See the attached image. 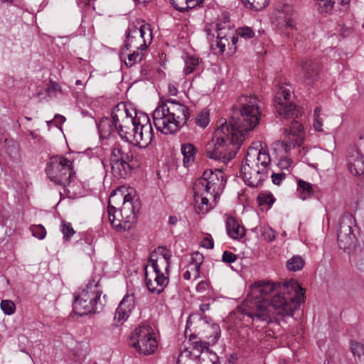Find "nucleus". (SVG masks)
I'll return each instance as SVG.
<instances>
[{"mask_svg": "<svg viewBox=\"0 0 364 364\" xmlns=\"http://www.w3.org/2000/svg\"><path fill=\"white\" fill-rule=\"evenodd\" d=\"M255 95H243L232 107L228 122L220 119L213 137V144H208L205 153L208 158L226 164L239 150L245 135L258 124L261 112Z\"/></svg>", "mask_w": 364, "mask_h": 364, "instance_id": "obj_1", "label": "nucleus"}, {"mask_svg": "<svg viewBox=\"0 0 364 364\" xmlns=\"http://www.w3.org/2000/svg\"><path fill=\"white\" fill-rule=\"evenodd\" d=\"M253 301H246L241 313L254 321L277 322V316H290L304 301V291L291 279L282 285L260 282L252 290Z\"/></svg>", "mask_w": 364, "mask_h": 364, "instance_id": "obj_2", "label": "nucleus"}, {"mask_svg": "<svg viewBox=\"0 0 364 364\" xmlns=\"http://www.w3.org/2000/svg\"><path fill=\"white\" fill-rule=\"evenodd\" d=\"M190 116L188 107L175 100L161 102L152 112L156 129L164 134H176L189 125Z\"/></svg>", "mask_w": 364, "mask_h": 364, "instance_id": "obj_3", "label": "nucleus"}, {"mask_svg": "<svg viewBox=\"0 0 364 364\" xmlns=\"http://www.w3.org/2000/svg\"><path fill=\"white\" fill-rule=\"evenodd\" d=\"M225 185L224 173L220 169L205 170L202 177L198 178L193 186L195 197L201 198V205H198L203 213L208 212L217 203V199Z\"/></svg>", "mask_w": 364, "mask_h": 364, "instance_id": "obj_4", "label": "nucleus"}, {"mask_svg": "<svg viewBox=\"0 0 364 364\" xmlns=\"http://www.w3.org/2000/svg\"><path fill=\"white\" fill-rule=\"evenodd\" d=\"M132 197L122 193L112 194L109 199L107 214L112 227L117 230H129L136 217Z\"/></svg>", "mask_w": 364, "mask_h": 364, "instance_id": "obj_5", "label": "nucleus"}, {"mask_svg": "<svg viewBox=\"0 0 364 364\" xmlns=\"http://www.w3.org/2000/svg\"><path fill=\"white\" fill-rule=\"evenodd\" d=\"M111 115L115 131L120 138L133 144L140 124L139 114L134 110L129 112L124 104L119 103L112 109Z\"/></svg>", "mask_w": 364, "mask_h": 364, "instance_id": "obj_6", "label": "nucleus"}, {"mask_svg": "<svg viewBox=\"0 0 364 364\" xmlns=\"http://www.w3.org/2000/svg\"><path fill=\"white\" fill-rule=\"evenodd\" d=\"M98 284L99 282L95 284L90 282L79 296H75L73 307L75 314L82 316L102 309L104 304L100 300L102 292L97 289Z\"/></svg>", "mask_w": 364, "mask_h": 364, "instance_id": "obj_7", "label": "nucleus"}, {"mask_svg": "<svg viewBox=\"0 0 364 364\" xmlns=\"http://www.w3.org/2000/svg\"><path fill=\"white\" fill-rule=\"evenodd\" d=\"M207 328L210 331L209 334L205 336V338L208 339V341L199 339L191 343L192 353L196 358H199L200 354L206 350L207 353L199 360L198 364H220L217 354L209 351L210 345L215 344L220 337L221 330L220 326L216 323H213L208 326Z\"/></svg>", "mask_w": 364, "mask_h": 364, "instance_id": "obj_8", "label": "nucleus"}, {"mask_svg": "<svg viewBox=\"0 0 364 364\" xmlns=\"http://www.w3.org/2000/svg\"><path fill=\"white\" fill-rule=\"evenodd\" d=\"M46 172L55 184L66 186L70 184L73 176L72 162L61 156H53L47 164Z\"/></svg>", "mask_w": 364, "mask_h": 364, "instance_id": "obj_9", "label": "nucleus"}, {"mask_svg": "<svg viewBox=\"0 0 364 364\" xmlns=\"http://www.w3.org/2000/svg\"><path fill=\"white\" fill-rule=\"evenodd\" d=\"M130 346L138 353L150 355L156 350L157 342L152 328L148 325L136 327L130 336Z\"/></svg>", "mask_w": 364, "mask_h": 364, "instance_id": "obj_10", "label": "nucleus"}, {"mask_svg": "<svg viewBox=\"0 0 364 364\" xmlns=\"http://www.w3.org/2000/svg\"><path fill=\"white\" fill-rule=\"evenodd\" d=\"M223 22L216 23L217 38L215 43L212 44L214 50L218 49V53L222 54L228 47L230 55L236 51V43L238 41V36L234 34V30L229 23V18L224 17Z\"/></svg>", "mask_w": 364, "mask_h": 364, "instance_id": "obj_11", "label": "nucleus"}, {"mask_svg": "<svg viewBox=\"0 0 364 364\" xmlns=\"http://www.w3.org/2000/svg\"><path fill=\"white\" fill-rule=\"evenodd\" d=\"M355 228V220L352 214L346 213L340 218L337 237L341 249L346 250L354 244L355 240L354 230Z\"/></svg>", "mask_w": 364, "mask_h": 364, "instance_id": "obj_12", "label": "nucleus"}, {"mask_svg": "<svg viewBox=\"0 0 364 364\" xmlns=\"http://www.w3.org/2000/svg\"><path fill=\"white\" fill-rule=\"evenodd\" d=\"M135 36L128 34L124 47L119 54L120 59L124 61L127 67L130 68L140 63L144 56V51L148 46L146 43H135Z\"/></svg>", "mask_w": 364, "mask_h": 364, "instance_id": "obj_13", "label": "nucleus"}, {"mask_svg": "<svg viewBox=\"0 0 364 364\" xmlns=\"http://www.w3.org/2000/svg\"><path fill=\"white\" fill-rule=\"evenodd\" d=\"M130 157L119 148L112 149L110 166L112 176L117 178H127L131 176L132 168L129 164Z\"/></svg>", "mask_w": 364, "mask_h": 364, "instance_id": "obj_14", "label": "nucleus"}, {"mask_svg": "<svg viewBox=\"0 0 364 364\" xmlns=\"http://www.w3.org/2000/svg\"><path fill=\"white\" fill-rule=\"evenodd\" d=\"M291 90L284 87H280L274 97V107L280 116L284 118L299 117L300 112L290 102Z\"/></svg>", "mask_w": 364, "mask_h": 364, "instance_id": "obj_15", "label": "nucleus"}, {"mask_svg": "<svg viewBox=\"0 0 364 364\" xmlns=\"http://www.w3.org/2000/svg\"><path fill=\"white\" fill-rule=\"evenodd\" d=\"M257 146H250L247 149L244 165H249L254 168H261L269 171L271 158L267 150Z\"/></svg>", "mask_w": 364, "mask_h": 364, "instance_id": "obj_16", "label": "nucleus"}, {"mask_svg": "<svg viewBox=\"0 0 364 364\" xmlns=\"http://www.w3.org/2000/svg\"><path fill=\"white\" fill-rule=\"evenodd\" d=\"M139 119L140 124H139L138 129L135 133L133 144L146 146L154 138L153 128L147 114L139 113Z\"/></svg>", "mask_w": 364, "mask_h": 364, "instance_id": "obj_17", "label": "nucleus"}, {"mask_svg": "<svg viewBox=\"0 0 364 364\" xmlns=\"http://www.w3.org/2000/svg\"><path fill=\"white\" fill-rule=\"evenodd\" d=\"M269 171L261 168H254L249 165L242 164L241 166V175L245 183L252 188H259L269 177Z\"/></svg>", "mask_w": 364, "mask_h": 364, "instance_id": "obj_18", "label": "nucleus"}, {"mask_svg": "<svg viewBox=\"0 0 364 364\" xmlns=\"http://www.w3.org/2000/svg\"><path fill=\"white\" fill-rule=\"evenodd\" d=\"M299 78L306 85H312L317 81L321 65L316 59H306L300 63Z\"/></svg>", "mask_w": 364, "mask_h": 364, "instance_id": "obj_19", "label": "nucleus"}, {"mask_svg": "<svg viewBox=\"0 0 364 364\" xmlns=\"http://www.w3.org/2000/svg\"><path fill=\"white\" fill-rule=\"evenodd\" d=\"M278 16L276 20L277 26L287 36L290 35V31L296 29V22L294 18V10L291 5H284L278 11Z\"/></svg>", "mask_w": 364, "mask_h": 364, "instance_id": "obj_20", "label": "nucleus"}, {"mask_svg": "<svg viewBox=\"0 0 364 364\" xmlns=\"http://www.w3.org/2000/svg\"><path fill=\"white\" fill-rule=\"evenodd\" d=\"M284 134L289 137V143L278 141L274 144V147H290L291 144L299 146L303 140L304 127L297 121H292L289 129H284Z\"/></svg>", "mask_w": 364, "mask_h": 364, "instance_id": "obj_21", "label": "nucleus"}, {"mask_svg": "<svg viewBox=\"0 0 364 364\" xmlns=\"http://www.w3.org/2000/svg\"><path fill=\"white\" fill-rule=\"evenodd\" d=\"M171 265V255L165 252L158 255L155 252H152L148 260V264L146 267H151L154 273H165L169 275Z\"/></svg>", "mask_w": 364, "mask_h": 364, "instance_id": "obj_22", "label": "nucleus"}, {"mask_svg": "<svg viewBox=\"0 0 364 364\" xmlns=\"http://www.w3.org/2000/svg\"><path fill=\"white\" fill-rule=\"evenodd\" d=\"M135 307V298L133 293L127 294L120 301L114 316V320L123 323Z\"/></svg>", "mask_w": 364, "mask_h": 364, "instance_id": "obj_23", "label": "nucleus"}, {"mask_svg": "<svg viewBox=\"0 0 364 364\" xmlns=\"http://www.w3.org/2000/svg\"><path fill=\"white\" fill-rule=\"evenodd\" d=\"M347 162L352 174L359 176L364 173V159L359 149L355 146L349 148L348 151Z\"/></svg>", "mask_w": 364, "mask_h": 364, "instance_id": "obj_24", "label": "nucleus"}, {"mask_svg": "<svg viewBox=\"0 0 364 364\" xmlns=\"http://www.w3.org/2000/svg\"><path fill=\"white\" fill-rule=\"evenodd\" d=\"M154 279L152 280L151 278L149 277L147 269H146L145 283L150 292L159 294L168 285L169 275L165 274V273H154Z\"/></svg>", "mask_w": 364, "mask_h": 364, "instance_id": "obj_25", "label": "nucleus"}, {"mask_svg": "<svg viewBox=\"0 0 364 364\" xmlns=\"http://www.w3.org/2000/svg\"><path fill=\"white\" fill-rule=\"evenodd\" d=\"M350 0H316L317 9L322 14H331L337 10L346 9Z\"/></svg>", "mask_w": 364, "mask_h": 364, "instance_id": "obj_26", "label": "nucleus"}, {"mask_svg": "<svg viewBox=\"0 0 364 364\" xmlns=\"http://www.w3.org/2000/svg\"><path fill=\"white\" fill-rule=\"evenodd\" d=\"M228 235L232 239L242 238L245 235L244 227L233 217H228L225 222Z\"/></svg>", "mask_w": 364, "mask_h": 364, "instance_id": "obj_27", "label": "nucleus"}, {"mask_svg": "<svg viewBox=\"0 0 364 364\" xmlns=\"http://www.w3.org/2000/svg\"><path fill=\"white\" fill-rule=\"evenodd\" d=\"M181 151L183 156V164L186 168L193 165L196 159L197 149L191 143H185L181 146Z\"/></svg>", "mask_w": 364, "mask_h": 364, "instance_id": "obj_28", "label": "nucleus"}, {"mask_svg": "<svg viewBox=\"0 0 364 364\" xmlns=\"http://www.w3.org/2000/svg\"><path fill=\"white\" fill-rule=\"evenodd\" d=\"M204 0H170L171 4L177 11L185 12L202 4Z\"/></svg>", "mask_w": 364, "mask_h": 364, "instance_id": "obj_29", "label": "nucleus"}, {"mask_svg": "<svg viewBox=\"0 0 364 364\" xmlns=\"http://www.w3.org/2000/svg\"><path fill=\"white\" fill-rule=\"evenodd\" d=\"M297 193L299 197L302 200H306V198L311 197L314 194L312 184L301 179L298 180Z\"/></svg>", "mask_w": 364, "mask_h": 364, "instance_id": "obj_30", "label": "nucleus"}, {"mask_svg": "<svg viewBox=\"0 0 364 364\" xmlns=\"http://www.w3.org/2000/svg\"><path fill=\"white\" fill-rule=\"evenodd\" d=\"M203 259V255L198 252H195L191 255V261L188 267L193 272L195 279L199 277L200 266Z\"/></svg>", "mask_w": 364, "mask_h": 364, "instance_id": "obj_31", "label": "nucleus"}, {"mask_svg": "<svg viewBox=\"0 0 364 364\" xmlns=\"http://www.w3.org/2000/svg\"><path fill=\"white\" fill-rule=\"evenodd\" d=\"M111 118L112 117L111 116ZM97 127L102 136L105 137L109 136L114 130L112 119L108 117L102 118L98 123Z\"/></svg>", "mask_w": 364, "mask_h": 364, "instance_id": "obj_32", "label": "nucleus"}, {"mask_svg": "<svg viewBox=\"0 0 364 364\" xmlns=\"http://www.w3.org/2000/svg\"><path fill=\"white\" fill-rule=\"evenodd\" d=\"M183 73L190 75L193 73L201 63V59L194 56H187L184 60Z\"/></svg>", "mask_w": 364, "mask_h": 364, "instance_id": "obj_33", "label": "nucleus"}, {"mask_svg": "<svg viewBox=\"0 0 364 364\" xmlns=\"http://www.w3.org/2000/svg\"><path fill=\"white\" fill-rule=\"evenodd\" d=\"M305 264L304 259L299 255L292 257L287 262V268L293 272L301 269Z\"/></svg>", "mask_w": 364, "mask_h": 364, "instance_id": "obj_34", "label": "nucleus"}, {"mask_svg": "<svg viewBox=\"0 0 364 364\" xmlns=\"http://www.w3.org/2000/svg\"><path fill=\"white\" fill-rule=\"evenodd\" d=\"M244 6L254 11H260L265 8L268 4L269 0H241Z\"/></svg>", "mask_w": 364, "mask_h": 364, "instance_id": "obj_35", "label": "nucleus"}, {"mask_svg": "<svg viewBox=\"0 0 364 364\" xmlns=\"http://www.w3.org/2000/svg\"><path fill=\"white\" fill-rule=\"evenodd\" d=\"M139 33L140 34V38H142V43L146 44L147 41L150 43L152 39V31L149 24L144 23L141 25Z\"/></svg>", "mask_w": 364, "mask_h": 364, "instance_id": "obj_36", "label": "nucleus"}, {"mask_svg": "<svg viewBox=\"0 0 364 364\" xmlns=\"http://www.w3.org/2000/svg\"><path fill=\"white\" fill-rule=\"evenodd\" d=\"M209 110H202L196 117L195 123L200 127L205 128L209 123Z\"/></svg>", "mask_w": 364, "mask_h": 364, "instance_id": "obj_37", "label": "nucleus"}, {"mask_svg": "<svg viewBox=\"0 0 364 364\" xmlns=\"http://www.w3.org/2000/svg\"><path fill=\"white\" fill-rule=\"evenodd\" d=\"M60 231L65 240H68L75 232L70 223L62 221L60 225Z\"/></svg>", "mask_w": 364, "mask_h": 364, "instance_id": "obj_38", "label": "nucleus"}, {"mask_svg": "<svg viewBox=\"0 0 364 364\" xmlns=\"http://www.w3.org/2000/svg\"><path fill=\"white\" fill-rule=\"evenodd\" d=\"M0 307L2 311L6 315H12L16 310L15 304L11 300H2L0 304Z\"/></svg>", "mask_w": 364, "mask_h": 364, "instance_id": "obj_39", "label": "nucleus"}, {"mask_svg": "<svg viewBox=\"0 0 364 364\" xmlns=\"http://www.w3.org/2000/svg\"><path fill=\"white\" fill-rule=\"evenodd\" d=\"M30 230L32 235L39 240H43L46 237V230L42 225H33L30 227Z\"/></svg>", "mask_w": 364, "mask_h": 364, "instance_id": "obj_40", "label": "nucleus"}, {"mask_svg": "<svg viewBox=\"0 0 364 364\" xmlns=\"http://www.w3.org/2000/svg\"><path fill=\"white\" fill-rule=\"evenodd\" d=\"M350 348L354 356L360 358L361 355H364V346L360 342L351 341Z\"/></svg>", "mask_w": 364, "mask_h": 364, "instance_id": "obj_41", "label": "nucleus"}, {"mask_svg": "<svg viewBox=\"0 0 364 364\" xmlns=\"http://www.w3.org/2000/svg\"><path fill=\"white\" fill-rule=\"evenodd\" d=\"M237 36L244 38H252L255 36V32L250 27H240L237 29Z\"/></svg>", "mask_w": 364, "mask_h": 364, "instance_id": "obj_42", "label": "nucleus"}, {"mask_svg": "<svg viewBox=\"0 0 364 364\" xmlns=\"http://www.w3.org/2000/svg\"><path fill=\"white\" fill-rule=\"evenodd\" d=\"M262 237L267 242H272L276 237V232L269 226L264 227L262 232Z\"/></svg>", "mask_w": 364, "mask_h": 364, "instance_id": "obj_43", "label": "nucleus"}, {"mask_svg": "<svg viewBox=\"0 0 364 364\" xmlns=\"http://www.w3.org/2000/svg\"><path fill=\"white\" fill-rule=\"evenodd\" d=\"M237 259V255L234 253L225 251L223 254L222 261L225 263H232Z\"/></svg>", "mask_w": 364, "mask_h": 364, "instance_id": "obj_44", "label": "nucleus"}, {"mask_svg": "<svg viewBox=\"0 0 364 364\" xmlns=\"http://www.w3.org/2000/svg\"><path fill=\"white\" fill-rule=\"evenodd\" d=\"M66 119L64 116L60 114H55L53 120L48 121V124L54 123L55 126L60 129V126L65 122Z\"/></svg>", "mask_w": 364, "mask_h": 364, "instance_id": "obj_45", "label": "nucleus"}, {"mask_svg": "<svg viewBox=\"0 0 364 364\" xmlns=\"http://www.w3.org/2000/svg\"><path fill=\"white\" fill-rule=\"evenodd\" d=\"M79 244L82 246V250L87 255H91L94 252V248L91 243L80 240Z\"/></svg>", "mask_w": 364, "mask_h": 364, "instance_id": "obj_46", "label": "nucleus"}, {"mask_svg": "<svg viewBox=\"0 0 364 364\" xmlns=\"http://www.w3.org/2000/svg\"><path fill=\"white\" fill-rule=\"evenodd\" d=\"M285 177L286 174L284 173H275L272 172L271 175L272 183L275 185H279Z\"/></svg>", "mask_w": 364, "mask_h": 364, "instance_id": "obj_47", "label": "nucleus"}, {"mask_svg": "<svg viewBox=\"0 0 364 364\" xmlns=\"http://www.w3.org/2000/svg\"><path fill=\"white\" fill-rule=\"evenodd\" d=\"M258 200L260 204H268L272 205L274 202V199L272 195H259L258 196Z\"/></svg>", "mask_w": 364, "mask_h": 364, "instance_id": "obj_48", "label": "nucleus"}, {"mask_svg": "<svg viewBox=\"0 0 364 364\" xmlns=\"http://www.w3.org/2000/svg\"><path fill=\"white\" fill-rule=\"evenodd\" d=\"M291 164V160L290 159H288L287 157L282 158L279 160L278 163V166L281 169H287Z\"/></svg>", "mask_w": 364, "mask_h": 364, "instance_id": "obj_49", "label": "nucleus"}, {"mask_svg": "<svg viewBox=\"0 0 364 364\" xmlns=\"http://www.w3.org/2000/svg\"><path fill=\"white\" fill-rule=\"evenodd\" d=\"M201 245L203 247L207 249H213L214 247V242L212 238L205 237L201 242Z\"/></svg>", "mask_w": 364, "mask_h": 364, "instance_id": "obj_50", "label": "nucleus"}, {"mask_svg": "<svg viewBox=\"0 0 364 364\" xmlns=\"http://www.w3.org/2000/svg\"><path fill=\"white\" fill-rule=\"evenodd\" d=\"M109 328L112 330V337L115 338V337H117L119 334L120 329H119V325H117V324H112L110 326V327H109V328L105 329V333H107V331Z\"/></svg>", "mask_w": 364, "mask_h": 364, "instance_id": "obj_51", "label": "nucleus"}, {"mask_svg": "<svg viewBox=\"0 0 364 364\" xmlns=\"http://www.w3.org/2000/svg\"><path fill=\"white\" fill-rule=\"evenodd\" d=\"M323 122L321 118H314V127L318 132L323 131Z\"/></svg>", "mask_w": 364, "mask_h": 364, "instance_id": "obj_52", "label": "nucleus"}, {"mask_svg": "<svg viewBox=\"0 0 364 364\" xmlns=\"http://www.w3.org/2000/svg\"><path fill=\"white\" fill-rule=\"evenodd\" d=\"M185 336L188 338V341L191 342V343H193L194 341H198L199 339H202L201 338H198V336L195 333H191L189 336H188L187 329L185 331Z\"/></svg>", "mask_w": 364, "mask_h": 364, "instance_id": "obj_53", "label": "nucleus"}, {"mask_svg": "<svg viewBox=\"0 0 364 364\" xmlns=\"http://www.w3.org/2000/svg\"><path fill=\"white\" fill-rule=\"evenodd\" d=\"M168 93L170 95L176 96L178 93V89L173 84L168 85Z\"/></svg>", "mask_w": 364, "mask_h": 364, "instance_id": "obj_54", "label": "nucleus"}, {"mask_svg": "<svg viewBox=\"0 0 364 364\" xmlns=\"http://www.w3.org/2000/svg\"><path fill=\"white\" fill-rule=\"evenodd\" d=\"M238 360V356L236 353H232L230 355L228 361L230 364H236Z\"/></svg>", "mask_w": 364, "mask_h": 364, "instance_id": "obj_55", "label": "nucleus"}, {"mask_svg": "<svg viewBox=\"0 0 364 364\" xmlns=\"http://www.w3.org/2000/svg\"><path fill=\"white\" fill-rule=\"evenodd\" d=\"M191 272L193 273V272L191 271V269H188L186 270L183 274V277L185 280H189L191 277Z\"/></svg>", "mask_w": 364, "mask_h": 364, "instance_id": "obj_56", "label": "nucleus"}, {"mask_svg": "<svg viewBox=\"0 0 364 364\" xmlns=\"http://www.w3.org/2000/svg\"><path fill=\"white\" fill-rule=\"evenodd\" d=\"M210 309V304H202L200 305V310L203 313Z\"/></svg>", "mask_w": 364, "mask_h": 364, "instance_id": "obj_57", "label": "nucleus"}, {"mask_svg": "<svg viewBox=\"0 0 364 364\" xmlns=\"http://www.w3.org/2000/svg\"><path fill=\"white\" fill-rule=\"evenodd\" d=\"M321 108L319 107H317L315 109H314V118H321L320 117V115H321Z\"/></svg>", "mask_w": 364, "mask_h": 364, "instance_id": "obj_58", "label": "nucleus"}, {"mask_svg": "<svg viewBox=\"0 0 364 364\" xmlns=\"http://www.w3.org/2000/svg\"><path fill=\"white\" fill-rule=\"evenodd\" d=\"M50 88L54 91H60V86L56 82H51Z\"/></svg>", "mask_w": 364, "mask_h": 364, "instance_id": "obj_59", "label": "nucleus"}, {"mask_svg": "<svg viewBox=\"0 0 364 364\" xmlns=\"http://www.w3.org/2000/svg\"><path fill=\"white\" fill-rule=\"evenodd\" d=\"M177 221H178V220L176 216H170L168 218V223L171 225H176Z\"/></svg>", "mask_w": 364, "mask_h": 364, "instance_id": "obj_60", "label": "nucleus"}, {"mask_svg": "<svg viewBox=\"0 0 364 364\" xmlns=\"http://www.w3.org/2000/svg\"><path fill=\"white\" fill-rule=\"evenodd\" d=\"M30 136L33 138V139H37L38 137V136L35 134L33 132H30Z\"/></svg>", "mask_w": 364, "mask_h": 364, "instance_id": "obj_61", "label": "nucleus"}, {"mask_svg": "<svg viewBox=\"0 0 364 364\" xmlns=\"http://www.w3.org/2000/svg\"><path fill=\"white\" fill-rule=\"evenodd\" d=\"M138 3H146V0H135Z\"/></svg>", "mask_w": 364, "mask_h": 364, "instance_id": "obj_62", "label": "nucleus"}, {"mask_svg": "<svg viewBox=\"0 0 364 364\" xmlns=\"http://www.w3.org/2000/svg\"><path fill=\"white\" fill-rule=\"evenodd\" d=\"M76 85H80L81 84V81L80 80H77L75 82Z\"/></svg>", "mask_w": 364, "mask_h": 364, "instance_id": "obj_63", "label": "nucleus"}, {"mask_svg": "<svg viewBox=\"0 0 364 364\" xmlns=\"http://www.w3.org/2000/svg\"><path fill=\"white\" fill-rule=\"evenodd\" d=\"M114 216L115 217L117 216V218H121L120 215H119L117 213H116V214L114 213Z\"/></svg>", "mask_w": 364, "mask_h": 364, "instance_id": "obj_64", "label": "nucleus"}]
</instances>
